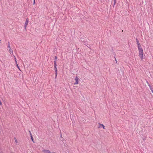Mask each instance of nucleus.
I'll return each mask as SVG.
<instances>
[{
  "label": "nucleus",
  "instance_id": "1",
  "mask_svg": "<svg viewBox=\"0 0 153 153\" xmlns=\"http://www.w3.org/2000/svg\"><path fill=\"white\" fill-rule=\"evenodd\" d=\"M137 47L138 49V56H139L141 61L143 59V51L141 45L138 40L137 41Z\"/></svg>",
  "mask_w": 153,
  "mask_h": 153
},
{
  "label": "nucleus",
  "instance_id": "2",
  "mask_svg": "<svg viewBox=\"0 0 153 153\" xmlns=\"http://www.w3.org/2000/svg\"><path fill=\"white\" fill-rule=\"evenodd\" d=\"M74 79L76 82L75 83H74V85H76L77 84H78L79 83V79L78 77L76 76L75 77V78Z\"/></svg>",
  "mask_w": 153,
  "mask_h": 153
},
{
  "label": "nucleus",
  "instance_id": "3",
  "mask_svg": "<svg viewBox=\"0 0 153 153\" xmlns=\"http://www.w3.org/2000/svg\"><path fill=\"white\" fill-rule=\"evenodd\" d=\"M28 19H27L25 23V28H26L27 25H28Z\"/></svg>",
  "mask_w": 153,
  "mask_h": 153
},
{
  "label": "nucleus",
  "instance_id": "4",
  "mask_svg": "<svg viewBox=\"0 0 153 153\" xmlns=\"http://www.w3.org/2000/svg\"><path fill=\"white\" fill-rule=\"evenodd\" d=\"M8 50L9 51V52H10V53H13V51L12 50L11 48H10V45H9L8 46Z\"/></svg>",
  "mask_w": 153,
  "mask_h": 153
},
{
  "label": "nucleus",
  "instance_id": "5",
  "mask_svg": "<svg viewBox=\"0 0 153 153\" xmlns=\"http://www.w3.org/2000/svg\"><path fill=\"white\" fill-rule=\"evenodd\" d=\"M42 152L45 153H51L49 150L45 149L43 150Z\"/></svg>",
  "mask_w": 153,
  "mask_h": 153
},
{
  "label": "nucleus",
  "instance_id": "6",
  "mask_svg": "<svg viewBox=\"0 0 153 153\" xmlns=\"http://www.w3.org/2000/svg\"><path fill=\"white\" fill-rule=\"evenodd\" d=\"M147 83L148 84V86H149V88L151 91H152V90H153V88H152V86L150 85L148 83V81H147Z\"/></svg>",
  "mask_w": 153,
  "mask_h": 153
},
{
  "label": "nucleus",
  "instance_id": "7",
  "mask_svg": "<svg viewBox=\"0 0 153 153\" xmlns=\"http://www.w3.org/2000/svg\"><path fill=\"white\" fill-rule=\"evenodd\" d=\"M29 132H30V137H31V140H32V141L33 143H34V140H33V137L32 135V134H31L30 131H29Z\"/></svg>",
  "mask_w": 153,
  "mask_h": 153
},
{
  "label": "nucleus",
  "instance_id": "8",
  "mask_svg": "<svg viewBox=\"0 0 153 153\" xmlns=\"http://www.w3.org/2000/svg\"><path fill=\"white\" fill-rule=\"evenodd\" d=\"M99 124L100 126H101L104 129H105V126L103 124H100V123H99Z\"/></svg>",
  "mask_w": 153,
  "mask_h": 153
},
{
  "label": "nucleus",
  "instance_id": "9",
  "mask_svg": "<svg viewBox=\"0 0 153 153\" xmlns=\"http://www.w3.org/2000/svg\"><path fill=\"white\" fill-rule=\"evenodd\" d=\"M14 140H15V142L16 143V144H17V143H18V141L16 138H15Z\"/></svg>",
  "mask_w": 153,
  "mask_h": 153
},
{
  "label": "nucleus",
  "instance_id": "10",
  "mask_svg": "<svg viewBox=\"0 0 153 153\" xmlns=\"http://www.w3.org/2000/svg\"><path fill=\"white\" fill-rule=\"evenodd\" d=\"M54 68L56 67V62L55 61H54Z\"/></svg>",
  "mask_w": 153,
  "mask_h": 153
},
{
  "label": "nucleus",
  "instance_id": "11",
  "mask_svg": "<svg viewBox=\"0 0 153 153\" xmlns=\"http://www.w3.org/2000/svg\"><path fill=\"white\" fill-rule=\"evenodd\" d=\"M16 66L17 67V68L19 69V70L21 71V70L20 69V68H19V67L18 65V64L17 63H16Z\"/></svg>",
  "mask_w": 153,
  "mask_h": 153
},
{
  "label": "nucleus",
  "instance_id": "12",
  "mask_svg": "<svg viewBox=\"0 0 153 153\" xmlns=\"http://www.w3.org/2000/svg\"><path fill=\"white\" fill-rule=\"evenodd\" d=\"M55 72H57V69L56 67L55 68Z\"/></svg>",
  "mask_w": 153,
  "mask_h": 153
},
{
  "label": "nucleus",
  "instance_id": "13",
  "mask_svg": "<svg viewBox=\"0 0 153 153\" xmlns=\"http://www.w3.org/2000/svg\"><path fill=\"white\" fill-rule=\"evenodd\" d=\"M15 61L16 64L17 63V62L16 61V59L15 57Z\"/></svg>",
  "mask_w": 153,
  "mask_h": 153
},
{
  "label": "nucleus",
  "instance_id": "14",
  "mask_svg": "<svg viewBox=\"0 0 153 153\" xmlns=\"http://www.w3.org/2000/svg\"><path fill=\"white\" fill-rule=\"evenodd\" d=\"M57 72H56V76H55V78H56L57 77Z\"/></svg>",
  "mask_w": 153,
  "mask_h": 153
},
{
  "label": "nucleus",
  "instance_id": "15",
  "mask_svg": "<svg viewBox=\"0 0 153 153\" xmlns=\"http://www.w3.org/2000/svg\"><path fill=\"white\" fill-rule=\"evenodd\" d=\"M114 1V5H115V4H116V0H115V1Z\"/></svg>",
  "mask_w": 153,
  "mask_h": 153
},
{
  "label": "nucleus",
  "instance_id": "16",
  "mask_svg": "<svg viewBox=\"0 0 153 153\" xmlns=\"http://www.w3.org/2000/svg\"><path fill=\"white\" fill-rule=\"evenodd\" d=\"M115 60L116 61V62L117 63V59L116 58H115Z\"/></svg>",
  "mask_w": 153,
  "mask_h": 153
},
{
  "label": "nucleus",
  "instance_id": "17",
  "mask_svg": "<svg viewBox=\"0 0 153 153\" xmlns=\"http://www.w3.org/2000/svg\"><path fill=\"white\" fill-rule=\"evenodd\" d=\"M35 3V0H33V4H34Z\"/></svg>",
  "mask_w": 153,
  "mask_h": 153
},
{
  "label": "nucleus",
  "instance_id": "18",
  "mask_svg": "<svg viewBox=\"0 0 153 153\" xmlns=\"http://www.w3.org/2000/svg\"><path fill=\"white\" fill-rule=\"evenodd\" d=\"M0 105H1L2 103L1 101H0Z\"/></svg>",
  "mask_w": 153,
  "mask_h": 153
},
{
  "label": "nucleus",
  "instance_id": "19",
  "mask_svg": "<svg viewBox=\"0 0 153 153\" xmlns=\"http://www.w3.org/2000/svg\"><path fill=\"white\" fill-rule=\"evenodd\" d=\"M101 126H99V127H98V128H100L101 127Z\"/></svg>",
  "mask_w": 153,
  "mask_h": 153
},
{
  "label": "nucleus",
  "instance_id": "20",
  "mask_svg": "<svg viewBox=\"0 0 153 153\" xmlns=\"http://www.w3.org/2000/svg\"><path fill=\"white\" fill-rule=\"evenodd\" d=\"M55 59H57V57L56 56H55Z\"/></svg>",
  "mask_w": 153,
  "mask_h": 153
},
{
  "label": "nucleus",
  "instance_id": "21",
  "mask_svg": "<svg viewBox=\"0 0 153 153\" xmlns=\"http://www.w3.org/2000/svg\"><path fill=\"white\" fill-rule=\"evenodd\" d=\"M114 1H115V0H114Z\"/></svg>",
  "mask_w": 153,
  "mask_h": 153
}]
</instances>
